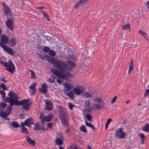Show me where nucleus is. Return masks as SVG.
Segmentation results:
<instances>
[{"mask_svg": "<svg viewBox=\"0 0 149 149\" xmlns=\"http://www.w3.org/2000/svg\"><path fill=\"white\" fill-rule=\"evenodd\" d=\"M87 148L88 149H92L89 145H87Z\"/></svg>", "mask_w": 149, "mask_h": 149, "instance_id": "63", "label": "nucleus"}, {"mask_svg": "<svg viewBox=\"0 0 149 149\" xmlns=\"http://www.w3.org/2000/svg\"><path fill=\"white\" fill-rule=\"evenodd\" d=\"M31 123H30V125H34V124H35V123H34L33 122V119H32V120L31 122Z\"/></svg>", "mask_w": 149, "mask_h": 149, "instance_id": "62", "label": "nucleus"}, {"mask_svg": "<svg viewBox=\"0 0 149 149\" xmlns=\"http://www.w3.org/2000/svg\"><path fill=\"white\" fill-rule=\"evenodd\" d=\"M39 58H41V59H42L43 60H45L44 58L42 55H40L39 56Z\"/></svg>", "mask_w": 149, "mask_h": 149, "instance_id": "55", "label": "nucleus"}, {"mask_svg": "<svg viewBox=\"0 0 149 149\" xmlns=\"http://www.w3.org/2000/svg\"><path fill=\"white\" fill-rule=\"evenodd\" d=\"M19 116L20 118L21 119L23 118L24 117V115L22 114H20L19 115Z\"/></svg>", "mask_w": 149, "mask_h": 149, "instance_id": "54", "label": "nucleus"}, {"mask_svg": "<svg viewBox=\"0 0 149 149\" xmlns=\"http://www.w3.org/2000/svg\"><path fill=\"white\" fill-rule=\"evenodd\" d=\"M21 126L22 127V128H23L24 127H25L24 125V123H22L21 124Z\"/></svg>", "mask_w": 149, "mask_h": 149, "instance_id": "57", "label": "nucleus"}, {"mask_svg": "<svg viewBox=\"0 0 149 149\" xmlns=\"http://www.w3.org/2000/svg\"><path fill=\"white\" fill-rule=\"evenodd\" d=\"M51 77L53 79H54L56 78V77L53 75H52L51 76Z\"/></svg>", "mask_w": 149, "mask_h": 149, "instance_id": "61", "label": "nucleus"}, {"mask_svg": "<svg viewBox=\"0 0 149 149\" xmlns=\"http://www.w3.org/2000/svg\"><path fill=\"white\" fill-rule=\"evenodd\" d=\"M1 81H3L5 83H6L7 81L5 80L4 78H1Z\"/></svg>", "mask_w": 149, "mask_h": 149, "instance_id": "58", "label": "nucleus"}, {"mask_svg": "<svg viewBox=\"0 0 149 149\" xmlns=\"http://www.w3.org/2000/svg\"><path fill=\"white\" fill-rule=\"evenodd\" d=\"M68 119H63L62 120H61L62 124L65 126L68 125Z\"/></svg>", "mask_w": 149, "mask_h": 149, "instance_id": "20", "label": "nucleus"}, {"mask_svg": "<svg viewBox=\"0 0 149 149\" xmlns=\"http://www.w3.org/2000/svg\"><path fill=\"white\" fill-rule=\"evenodd\" d=\"M49 53L50 55L52 56H54L55 55V52L52 50H50L49 51Z\"/></svg>", "mask_w": 149, "mask_h": 149, "instance_id": "42", "label": "nucleus"}, {"mask_svg": "<svg viewBox=\"0 0 149 149\" xmlns=\"http://www.w3.org/2000/svg\"><path fill=\"white\" fill-rule=\"evenodd\" d=\"M133 67L134 65L133 64V60H132L131 61V63L130 64V67L129 70L131 71L132 70Z\"/></svg>", "mask_w": 149, "mask_h": 149, "instance_id": "41", "label": "nucleus"}, {"mask_svg": "<svg viewBox=\"0 0 149 149\" xmlns=\"http://www.w3.org/2000/svg\"><path fill=\"white\" fill-rule=\"evenodd\" d=\"M139 136L141 139H145V136L144 134L142 133L140 134Z\"/></svg>", "mask_w": 149, "mask_h": 149, "instance_id": "45", "label": "nucleus"}, {"mask_svg": "<svg viewBox=\"0 0 149 149\" xmlns=\"http://www.w3.org/2000/svg\"><path fill=\"white\" fill-rule=\"evenodd\" d=\"M85 104L87 106H89L90 104V100H88L85 102Z\"/></svg>", "mask_w": 149, "mask_h": 149, "instance_id": "50", "label": "nucleus"}, {"mask_svg": "<svg viewBox=\"0 0 149 149\" xmlns=\"http://www.w3.org/2000/svg\"><path fill=\"white\" fill-rule=\"evenodd\" d=\"M17 43V40L15 38H12L11 39L9 43V45L10 46H15Z\"/></svg>", "mask_w": 149, "mask_h": 149, "instance_id": "19", "label": "nucleus"}, {"mask_svg": "<svg viewBox=\"0 0 149 149\" xmlns=\"http://www.w3.org/2000/svg\"><path fill=\"white\" fill-rule=\"evenodd\" d=\"M6 105L7 104L5 103L1 102L0 103V108L1 109H3L5 108Z\"/></svg>", "mask_w": 149, "mask_h": 149, "instance_id": "32", "label": "nucleus"}, {"mask_svg": "<svg viewBox=\"0 0 149 149\" xmlns=\"http://www.w3.org/2000/svg\"><path fill=\"white\" fill-rule=\"evenodd\" d=\"M2 5L3 7V9L5 12V14L7 15L8 14L10 13V9L9 6L6 5L4 3H2Z\"/></svg>", "mask_w": 149, "mask_h": 149, "instance_id": "11", "label": "nucleus"}, {"mask_svg": "<svg viewBox=\"0 0 149 149\" xmlns=\"http://www.w3.org/2000/svg\"><path fill=\"white\" fill-rule=\"evenodd\" d=\"M31 78L33 79H36V77L33 72L31 70Z\"/></svg>", "mask_w": 149, "mask_h": 149, "instance_id": "44", "label": "nucleus"}, {"mask_svg": "<svg viewBox=\"0 0 149 149\" xmlns=\"http://www.w3.org/2000/svg\"><path fill=\"white\" fill-rule=\"evenodd\" d=\"M0 116L4 118L5 117H7V115L5 112H1L0 113Z\"/></svg>", "mask_w": 149, "mask_h": 149, "instance_id": "43", "label": "nucleus"}, {"mask_svg": "<svg viewBox=\"0 0 149 149\" xmlns=\"http://www.w3.org/2000/svg\"><path fill=\"white\" fill-rule=\"evenodd\" d=\"M40 118L41 119V122L42 126H44L45 122V116L43 112H41L40 114Z\"/></svg>", "mask_w": 149, "mask_h": 149, "instance_id": "14", "label": "nucleus"}, {"mask_svg": "<svg viewBox=\"0 0 149 149\" xmlns=\"http://www.w3.org/2000/svg\"><path fill=\"white\" fill-rule=\"evenodd\" d=\"M44 126H43L42 127H41L38 123H35L34 124V130L35 131L40 130H44Z\"/></svg>", "mask_w": 149, "mask_h": 149, "instance_id": "13", "label": "nucleus"}, {"mask_svg": "<svg viewBox=\"0 0 149 149\" xmlns=\"http://www.w3.org/2000/svg\"><path fill=\"white\" fill-rule=\"evenodd\" d=\"M117 98V96H115L112 100V101H111V103L112 104H113L115 102V101H116V99Z\"/></svg>", "mask_w": 149, "mask_h": 149, "instance_id": "49", "label": "nucleus"}, {"mask_svg": "<svg viewBox=\"0 0 149 149\" xmlns=\"http://www.w3.org/2000/svg\"><path fill=\"white\" fill-rule=\"evenodd\" d=\"M53 124L51 123H48L47 124V126L48 127L52 129V127Z\"/></svg>", "mask_w": 149, "mask_h": 149, "instance_id": "47", "label": "nucleus"}, {"mask_svg": "<svg viewBox=\"0 0 149 149\" xmlns=\"http://www.w3.org/2000/svg\"><path fill=\"white\" fill-rule=\"evenodd\" d=\"M11 125L14 127L17 128L19 127L20 125L18 124L17 122V121H13L11 123Z\"/></svg>", "mask_w": 149, "mask_h": 149, "instance_id": "25", "label": "nucleus"}, {"mask_svg": "<svg viewBox=\"0 0 149 149\" xmlns=\"http://www.w3.org/2000/svg\"><path fill=\"white\" fill-rule=\"evenodd\" d=\"M121 28L123 30H127L130 29V25L126 24L125 25H123L121 26Z\"/></svg>", "mask_w": 149, "mask_h": 149, "instance_id": "29", "label": "nucleus"}, {"mask_svg": "<svg viewBox=\"0 0 149 149\" xmlns=\"http://www.w3.org/2000/svg\"><path fill=\"white\" fill-rule=\"evenodd\" d=\"M67 62L71 68L73 67L74 66L75 64L73 62L69 61H68Z\"/></svg>", "mask_w": 149, "mask_h": 149, "instance_id": "37", "label": "nucleus"}, {"mask_svg": "<svg viewBox=\"0 0 149 149\" xmlns=\"http://www.w3.org/2000/svg\"><path fill=\"white\" fill-rule=\"evenodd\" d=\"M55 141L56 143L59 145H61L63 143V141L62 140L58 138L56 139Z\"/></svg>", "mask_w": 149, "mask_h": 149, "instance_id": "27", "label": "nucleus"}, {"mask_svg": "<svg viewBox=\"0 0 149 149\" xmlns=\"http://www.w3.org/2000/svg\"><path fill=\"white\" fill-rule=\"evenodd\" d=\"M43 51L45 52H49L50 50V48L46 46H45L43 47Z\"/></svg>", "mask_w": 149, "mask_h": 149, "instance_id": "34", "label": "nucleus"}, {"mask_svg": "<svg viewBox=\"0 0 149 149\" xmlns=\"http://www.w3.org/2000/svg\"><path fill=\"white\" fill-rule=\"evenodd\" d=\"M52 118V114H49L46 116H45V121H50Z\"/></svg>", "mask_w": 149, "mask_h": 149, "instance_id": "22", "label": "nucleus"}, {"mask_svg": "<svg viewBox=\"0 0 149 149\" xmlns=\"http://www.w3.org/2000/svg\"><path fill=\"white\" fill-rule=\"evenodd\" d=\"M64 93L68 96L70 98L73 99L74 98V96L73 93L72 92H68V91H65V90H64Z\"/></svg>", "mask_w": 149, "mask_h": 149, "instance_id": "18", "label": "nucleus"}, {"mask_svg": "<svg viewBox=\"0 0 149 149\" xmlns=\"http://www.w3.org/2000/svg\"><path fill=\"white\" fill-rule=\"evenodd\" d=\"M125 135L126 134L123 131V128L121 127L116 131L115 136L118 137L122 139H123L125 138Z\"/></svg>", "mask_w": 149, "mask_h": 149, "instance_id": "6", "label": "nucleus"}, {"mask_svg": "<svg viewBox=\"0 0 149 149\" xmlns=\"http://www.w3.org/2000/svg\"><path fill=\"white\" fill-rule=\"evenodd\" d=\"M9 39L8 37L5 35H2L1 37V42H0V46L2 48L5 47L6 45L8 43Z\"/></svg>", "mask_w": 149, "mask_h": 149, "instance_id": "5", "label": "nucleus"}, {"mask_svg": "<svg viewBox=\"0 0 149 149\" xmlns=\"http://www.w3.org/2000/svg\"><path fill=\"white\" fill-rule=\"evenodd\" d=\"M21 132L22 133L29 134V132L27 128L25 127L21 128Z\"/></svg>", "mask_w": 149, "mask_h": 149, "instance_id": "21", "label": "nucleus"}, {"mask_svg": "<svg viewBox=\"0 0 149 149\" xmlns=\"http://www.w3.org/2000/svg\"><path fill=\"white\" fill-rule=\"evenodd\" d=\"M69 108L70 110H72L73 107V105L70 103H69Z\"/></svg>", "mask_w": 149, "mask_h": 149, "instance_id": "48", "label": "nucleus"}, {"mask_svg": "<svg viewBox=\"0 0 149 149\" xmlns=\"http://www.w3.org/2000/svg\"><path fill=\"white\" fill-rule=\"evenodd\" d=\"M139 33L140 34L142 35L143 36L145 39L148 40V38L147 35L146 33L141 30L139 31Z\"/></svg>", "mask_w": 149, "mask_h": 149, "instance_id": "23", "label": "nucleus"}, {"mask_svg": "<svg viewBox=\"0 0 149 149\" xmlns=\"http://www.w3.org/2000/svg\"><path fill=\"white\" fill-rule=\"evenodd\" d=\"M6 24L9 29L11 31L13 30L12 21L10 19H8L6 22Z\"/></svg>", "mask_w": 149, "mask_h": 149, "instance_id": "10", "label": "nucleus"}, {"mask_svg": "<svg viewBox=\"0 0 149 149\" xmlns=\"http://www.w3.org/2000/svg\"><path fill=\"white\" fill-rule=\"evenodd\" d=\"M85 125L88 127H89L91 128L93 130H95L94 127L91 123H88L86 120L85 122Z\"/></svg>", "mask_w": 149, "mask_h": 149, "instance_id": "24", "label": "nucleus"}, {"mask_svg": "<svg viewBox=\"0 0 149 149\" xmlns=\"http://www.w3.org/2000/svg\"><path fill=\"white\" fill-rule=\"evenodd\" d=\"M26 139L28 143L31 145L34 146L35 145V142L34 141L31 139L29 136L26 137Z\"/></svg>", "mask_w": 149, "mask_h": 149, "instance_id": "15", "label": "nucleus"}, {"mask_svg": "<svg viewBox=\"0 0 149 149\" xmlns=\"http://www.w3.org/2000/svg\"><path fill=\"white\" fill-rule=\"evenodd\" d=\"M32 118H29L24 121L25 125L28 127H30V123L32 120Z\"/></svg>", "mask_w": 149, "mask_h": 149, "instance_id": "17", "label": "nucleus"}, {"mask_svg": "<svg viewBox=\"0 0 149 149\" xmlns=\"http://www.w3.org/2000/svg\"><path fill=\"white\" fill-rule=\"evenodd\" d=\"M143 130L146 132H149V124H147Z\"/></svg>", "mask_w": 149, "mask_h": 149, "instance_id": "33", "label": "nucleus"}, {"mask_svg": "<svg viewBox=\"0 0 149 149\" xmlns=\"http://www.w3.org/2000/svg\"><path fill=\"white\" fill-rule=\"evenodd\" d=\"M64 86L65 87V88L67 90L66 91H68H68H70L72 88V87L69 84H65L64 85Z\"/></svg>", "mask_w": 149, "mask_h": 149, "instance_id": "26", "label": "nucleus"}, {"mask_svg": "<svg viewBox=\"0 0 149 149\" xmlns=\"http://www.w3.org/2000/svg\"><path fill=\"white\" fill-rule=\"evenodd\" d=\"M45 109L47 110L50 111L52 110L53 108V105L52 102L48 101L45 102Z\"/></svg>", "mask_w": 149, "mask_h": 149, "instance_id": "12", "label": "nucleus"}, {"mask_svg": "<svg viewBox=\"0 0 149 149\" xmlns=\"http://www.w3.org/2000/svg\"><path fill=\"white\" fill-rule=\"evenodd\" d=\"M59 149H64L63 147L60 146L59 147Z\"/></svg>", "mask_w": 149, "mask_h": 149, "instance_id": "64", "label": "nucleus"}, {"mask_svg": "<svg viewBox=\"0 0 149 149\" xmlns=\"http://www.w3.org/2000/svg\"><path fill=\"white\" fill-rule=\"evenodd\" d=\"M41 12L43 13V17H48L47 16L46 14L45 13L44 11H41Z\"/></svg>", "mask_w": 149, "mask_h": 149, "instance_id": "51", "label": "nucleus"}, {"mask_svg": "<svg viewBox=\"0 0 149 149\" xmlns=\"http://www.w3.org/2000/svg\"><path fill=\"white\" fill-rule=\"evenodd\" d=\"M44 7L43 6L41 7H38L37 8L39 9H43Z\"/></svg>", "mask_w": 149, "mask_h": 149, "instance_id": "59", "label": "nucleus"}, {"mask_svg": "<svg viewBox=\"0 0 149 149\" xmlns=\"http://www.w3.org/2000/svg\"><path fill=\"white\" fill-rule=\"evenodd\" d=\"M0 94L1 95L2 97H3V99L5 97L6 94L5 92L2 90H0Z\"/></svg>", "mask_w": 149, "mask_h": 149, "instance_id": "40", "label": "nucleus"}, {"mask_svg": "<svg viewBox=\"0 0 149 149\" xmlns=\"http://www.w3.org/2000/svg\"><path fill=\"white\" fill-rule=\"evenodd\" d=\"M44 56L47 60L52 63L54 68L58 69L60 72H67L63 70V69L66 70L68 69L67 68L68 65L66 63L54 58H52L48 56L44 55Z\"/></svg>", "mask_w": 149, "mask_h": 149, "instance_id": "2", "label": "nucleus"}, {"mask_svg": "<svg viewBox=\"0 0 149 149\" xmlns=\"http://www.w3.org/2000/svg\"><path fill=\"white\" fill-rule=\"evenodd\" d=\"M51 70L53 74L63 79L68 80L70 77H72V74L68 72H60L56 70L53 68H51Z\"/></svg>", "mask_w": 149, "mask_h": 149, "instance_id": "3", "label": "nucleus"}, {"mask_svg": "<svg viewBox=\"0 0 149 149\" xmlns=\"http://www.w3.org/2000/svg\"><path fill=\"white\" fill-rule=\"evenodd\" d=\"M37 48L39 49H41L42 48V45H39L37 46Z\"/></svg>", "mask_w": 149, "mask_h": 149, "instance_id": "53", "label": "nucleus"}, {"mask_svg": "<svg viewBox=\"0 0 149 149\" xmlns=\"http://www.w3.org/2000/svg\"><path fill=\"white\" fill-rule=\"evenodd\" d=\"M57 82L58 83L60 84L61 83V81L60 79H58L57 80Z\"/></svg>", "mask_w": 149, "mask_h": 149, "instance_id": "60", "label": "nucleus"}, {"mask_svg": "<svg viewBox=\"0 0 149 149\" xmlns=\"http://www.w3.org/2000/svg\"><path fill=\"white\" fill-rule=\"evenodd\" d=\"M36 84L35 83H33L32 84L31 86L29 87V89H32V91H33L34 93L35 92V87L36 86Z\"/></svg>", "mask_w": 149, "mask_h": 149, "instance_id": "28", "label": "nucleus"}, {"mask_svg": "<svg viewBox=\"0 0 149 149\" xmlns=\"http://www.w3.org/2000/svg\"><path fill=\"white\" fill-rule=\"evenodd\" d=\"M2 88L3 89L4 91H7V89L6 87V85L4 83H2L1 85H0V88Z\"/></svg>", "mask_w": 149, "mask_h": 149, "instance_id": "38", "label": "nucleus"}, {"mask_svg": "<svg viewBox=\"0 0 149 149\" xmlns=\"http://www.w3.org/2000/svg\"><path fill=\"white\" fill-rule=\"evenodd\" d=\"M84 91V89L79 86H78L74 88L73 90V92L76 95H79L82 93Z\"/></svg>", "mask_w": 149, "mask_h": 149, "instance_id": "7", "label": "nucleus"}, {"mask_svg": "<svg viewBox=\"0 0 149 149\" xmlns=\"http://www.w3.org/2000/svg\"><path fill=\"white\" fill-rule=\"evenodd\" d=\"M94 101L97 103V104H94L93 105V108L97 109H101L103 108L105 103L101 98H97L94 100Z\"/></svg>", "mask_w": 149, "mask_h": 149, "instance_id": "4", "label": "nucleus"}, {"mask_svg": "<svg viewBox=\"0 0 149 149\" xmlns=\"http://www.w3.org/2000/svg\"><path fill=\"white\" fill-rule=\"evenodd\" d=\"M84 96L87 98H89V97H91L92 95L90 93H85L84 94Z\"/></svg>", "mask_w": 149, "mask_h": 149, "instance_id": "39", "label": "nucleus"}, {"mask_svg": "<svg viewBox=\"0 0 149 149\" xmlns=\"http://www.w3.org/2000/svg\"><path fill=\"white\" fill-rule=\"evenodd\" d=\"M60 119L62 120L65 119H68V115L67 113L66 112H63L61 113L60 115Z\"/></svg>", "mask_w": 149, "mask_h": 149, "instance_id": "16", "label": "nucleus"}, {"mask_svg": "<svg viewBox=\"0 0 149 149\" xmlns=\"http://www.w3.org/2000/svg\"><path fill=\"white\" fill-rule=\"evenodd\" d=\"M48 81L51 83H53L54 82V81L53 79H49Z\"/></svg>", "mask_w": 149, "mask_h": 149, "instance_id": "52", "label": "nucleus"}, {"mask_svg": "<svg viewBox=\"0 0 149 149\" xmlns=\"http://www.w3.org/2000/svg\"><path fill=\"white\" fill-rule=\"evenodd\" d=\"M3 49L4 51L7 52L9 54L12 56L14 55V52L8 46H5V47H3Z\"/></svg>", "mask_w": 149, "mask_h": 149, "instance_id": "8", "label": "nucleus"}, {"mask_svg": "<svg viewBox=\"0 0 149 149\" xmlns=\"http://www.w3.org/2000/svg\"><path fill=\"white\" fill-rule=\"evenodd\" d=\"M70 129L68 128H67V129L65 131V133H69L70 132Z\"/></svg>", "mask_w": 149, "mask_h": 149, "instance_id": "56", "label": "nucleus"}, {"mask_svg": "<svg viewBox=\"0 0 149 149\" xmlns=\"http://www.w3.org/2000/svg\"><path fill=\"white\" fill-rule=\"evenodd\" d=\"M80 130L82 132H83L85 133H86L87 132V130L84 125H82L80 127Z\"/></svg>", "mask_w": 149, "mask_h": 149, "instance_id": "31", "label": "nucleus"}, {"mask_svg": "<svg viewBox=\"0 0 149 149\" xmlns=\"http://www.w3.org/2000/svg\"><path fill=\"white\" fill-rule=\"evenodd\" d=\"M47 86L45 84H43L41 88L39 89V92L43 94H45L47 91Z\"/></svg>", "mask_w": 149, "mask_h": 149, "instance_id": "9", "label": "nucleus"}, {"mask_svg": "<svg viewBox=\"0 0 149 149\" xmlns=\"http://www.w3.org/2000/svg\"><path fill=\"white\" fill-rule=\"evenodd\" d=\"M9 97H6L3 100L5 103H9L10 106L15 104L16 105H23L22 108L26 111L29 109L30 104L28 103L29 100H23L18 102L19 97L13 91H10L8 93Z\"/></svg>", "mask_w": 149, "mask_h": 149, "instance_id": "1", "label": "nucleus"}, {"mask_svg": "<svg viewBox=\"0 0 149 149\" xmlns=\"http://www.w3.org/2000/svg\"><path fill=\"white\" fill-rule=\"evenodd\" d=\"M85 117L90 122L92 121V117L91 115L87 113Z\"/></svg>", "mask_w": 149, "mask_h": 149, "instance_id": "30", "label": "nucleus"}, {"mask_svg": "<svg viewBox=\"0 0 149 149\" xmlns=\"http://www.w3.org/2000/svg\"><path fill=\"white\" fill-rule=\"evenodd\" d=\"M148 95H149V89L146 90V92L144 95V97H146Z\"/></svg>", "mask_w": 149, "mask_h": 149, "instance_id": "46", "label": "nucleus"}, {"mask_svg": "<svg viewBox=\"0 0 149 149\" xmlns=\"http://www.w3.org/2000/svg\"><path fill=\"white\" fill-rule=\"evenodd\" d=\"M11 107L12 106H11V107H8L6 109V112L8 113V115L10 114L12 109V108Z\"/></svg>", "mask_w": 149, "mask_h": 149, "instance_id": "36", "label": "nucleus"}, {"mask_svg": "<svg viewBox=\"0 0 149 149\" xmlns=\"http://www.w3.org/2000/svg\"><path fill=\"white\" fill-rule=\"evenodd\" d=\"M111 120H112L111 118H109L107 120L105 125V129H106L107 128L108 124L111 122Z\"/></svg>", "mask_w": 149, "mask_h": 149, "instance_id": "35", "label": "nucleus"}]
</instances>
